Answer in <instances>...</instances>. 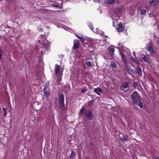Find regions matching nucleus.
<instances>
[{
  "label": "nucleus",
  "instance_id": "nucleus-18",
  "mask_svg": "<svg viewBox=\"0 0 159 159\" xmlns=\"http://www.w3.org/2000/svg\"><path fill=\"white\" fill-rule=\"evenodd\" d=\"M130 58L132 61L135 62L137 64H139V61L137 59H134V58L133 57H130Z\"/></svg>",
  "mask_w": 159,
  "mask_h": 159
},
{
  "label": "nucleus",
  "instance_id": "nucleus-17",
  "mask_svg": "<svg viewBox=\"0 0 159 159\" xmlns=\"http://www.w3.org/2000/svg\"><path fill=\"white\" fill-rule=\"evenodd\" d=\"M43 92L44 93V97H43V98H44V97H45L46 98H47L49 96L50 93L48 92L47 91H43Z\"/></svg>",
  "mask_w": 159,
  "mask_h": 159
},
{
  "label": "nucleus",
  "instance_id": "nucleus-20",
  "mask_svg": "<svg viewBox=\"0 0 159 159\" xmlns=\"http://www.w3.org/2000/svg\"><path fill=\"white\" fill-rule=\"evenodd\" d=\"M111 67L114 68H116V67L117 65L113 62H111Z\"/></svg>",
  "mask_w": 159,
  "mask_h": 159
},
{
  "label": "nucleus",
  "instance_id": "nucleus-4",
  "mask_svg": "<svg viewBox=\"0 0 159 159\" xmlns=\"http://www.w3.org/2000/svg\"><path fill=\"white\" fill-rule=\"evenodd\" d=\"M129 86L128 83L125 82L121 87L122 90L125 91L127 90L129 88Z\"/></svg>",
  "mask_w": 159,
  "mask_h": 159
},
{
  "label": "nucleus",
  "instance_id": "nucleus-7",
  "mask_svg": "<svg viewBox=\"0 0 159 159\" xmlns=\"http://www.w3.org/2000/svg\"><path fill=\"white\" fill-rule=\"evenodd\" d=\"M147 48L149 52L151 54H153L155 52L154 51L153 48L150 44H148V46L147 47Z\"/></svg>",
  "mask_w": 159,
  "mask_h": 159
},
{
  "label": "nucleus",
  "instance_id": "nucleus-39",
  "mask_svg": "<svg viewBox=\"0 0 159 159\" xmlns=\"http://www.w3.org/2000/svg\"><path fill=\"white\" fill-rule=\"evenodd\" d=\"M3 110L4 111H5V110H6V109H5V108H3Z\"/></svg>",
  "mask_w": 159,
  "mask_h": 159
},
{
  "label": "nucleus",
  "instance_id": "nucleus-2",
  "mask_svg": "<svg viewBox=\"0 0 159 159\" xmlns=\"http://www.w3.org/2000/svg\"><path fill=\"white\" fill-rule=\"evenodd\" d=\"M80 113L84 115L85 117L89 120H93L94 117L90 110H84L83 107L81 109Z\"/></svg>",
  "mask_w": 159,
  "mask_h": 159
},
{
  "label": "nucleus",
  "instance_id": "nucleus-32",
  "mask_svg": "<svg viewBox=\"0 0 159 159\" xmlns=\"http://www.w3.org/2000/svg\"><path fill=\"white\" fill-rule=\"evenodd\" d=\"M137 86V84L136 83H134L133 84V86L134 87L136 88Z\"/></svg>",
  "mask_w": 159,
  "mask_h": 159
},
{
  "label": "nucleus",
  "instance_id": "nucleus-9",
  "mask_svg": "<svg viewBox=\"0 0 159 159\" xmlns=\"http://www.w3.org/2000/svg\"><path fill=\"white\" fill-rule=\"evenodd\" d=\"M137 73H138L140 76H141L142 75V70L139 65L137 66V69L136 70Z\"/></svg>",
  "mask_w": 159,
  "mask_h": 159
},
{
  "label": "nucleus",
  "instance_id": "nucleus-38",
  "mask_svg": "<svg viewBox=\"0 0 159 159\" xmlns=\"http://www.w3.org/2000/svg\"><path fill=\"white\" fill-rule=\"evenodd\" d=\"M42 44H43L42 45H43V46H46L45 44L46 45V43L45 44V43H43Z\"/></svg>",
  "mask_w": 159,
  "mask_h": 159
},
{
  "label": "nucleus",
  "instance_id": "nucleus-23",
  "mask_svg": "<svg viewBox=\"0 0 159 159\" xmlns=\"http://www.w3.org/2000/svg\"><path fill=\"white\" fill-rule=\"evenodd\" d=\"M74 44H77L78 45H79L80 44V42L78 39L74 40Z\"/></svg>",
  "mask_w": 159,
  "mask_h": 159
},
{
  "label": "nucleus",
  "instance_id": "nucleus-22",
  "mask_svg": "<svg viewBox=\"0 0 159 159\" xmlns=\"http://www.w3.org/2000/svg\"><path fill=\"white\" fill-rule=\"evenodd\" d=\"M126 65V69L130 72L131 71V68L130 67H129L127 65Z\"/></svg>",
  "mask_w": 159,
  "mask_h": 159
},
{
  "label": "nucleus",
  "instance_id": "nucleus-5",
  "mask_svg": "<svg viewBox=\"0 0 159 159\" xmlns=\"http://www.w3.org/2000/svg\"><path fill=\"white\" fill-rule=\"evenodd\" d=\"M94 91L99 95L100 96H102L101 93L102 92V90L100 88L98 87L94 89Z\"/></svg>",
  "mask_w": 159,
  "mask_h": 159
},
{
  "label": "nucleus",
  "instance_id": "nucleus-25",
  "mask_svg": "<svg viewBox=\"0 0 159 159\" xmlns=\"http://www.w3.org/2000/svg\"><path fill=\"white\" fill-rule=\"evenodd\" d=\"M122 60L124 61V63L125 64V65H126V63H127V59L125 57H122Z\"/></svg>",
  "mask_w": 159,
  "mask_h": 159
},
{
  "label": "nucleus",
  "instance_id": "nucleus-34",
  "mask_svg": "<svg viewBox=\"0 0 159 159\" xmlns=\"http://www.w3.org/2000/svg\"><path fill=\"white\" fill-rule=\"evenodd\" d=\"M41 27V25H39L38 26V29H40V30H42V28Z\"/></svg>",
  "mask_w": 159,
  "mask_h": 159
},
{
  "label": "nucleus",
  "instance_id": "nucleus-30",
  "mask_svg": "<svg viewBox=\"0 0 159 159\" xmlns=\"http://www.w3.org/2000/svg\"><path fill=\"white\" fill-rule=\"evenodd\" d=\"M2 51L0 49V60L2 59Z\"/></svg>",
  "mask_w": 159,
  "mask_h": 159
},
{
  "label": "nucleus",
  "instance_id": "nucleus-14",
  "mask_svg": "<svg viewBox=\"0 0 159 159\" xmlns=\"http://www.w3.org/2000/svg\"><path fill=\"white\" fill-rule=\"evenodd\" d=\"M116 0H107L106 3L107 4H112L116 1Z\"/></svg>",
  "mask_w": 159,
  "mask_h": 159
},
{
  "label": "nucleus",
  "instance_id": "nucleus-12",
  "mask_svg": "<svg viewBox=\"0 0 159 159\" xmlns=\"http://www.w3.org/2000/svg\"><path fill=\"white\" fill-rule=\"evenodd\" d=\"M123 25L121 23H120L118 25L117 30L118 32H121L122 31Z\"/></svg>",
  "mask_w": 159,
  "mask_h": 159
},
{
  "label": "nucleus",
  "instance_id": "nucleus-15",
  "mask_svg": "<svg viewBox=\"0 0 159 159\" xmlns=\"http://www.w3.org/2000/svg\"><path fill=\"white\" fill-rule=\"evenodd\" d=\"M75 35L78 38L80 39L82 42H84L85 41V39L83 36H80L76 34H75Z\"/></svg>",
  "mask_w": 159,
  "mask_h": 159
},
{
  "label": "nucleus",
  "instance_id": "nucleus-29",
  "mask_svg": "<svg viewBox=\"0 0 159 159\" xmlns=\"http://www.w3.org/2000/svg\"><path fill=\"white\" fill-rule=\"evenodd\" d=\"M130 72H132L134 74H135L137 73L136 71V70H133L132 69H131Z\"/></svg>",
  "mask_w": 159,
  "mask_h": 159
},
{
  "label": "nucleus",
  "instance_id": "nucleus-3",
  "mask_svg": "<svg viewBox=\"0 0 159 159\" xmlns=\"http://www.w3.org/2000/svg\"><path fill=\"white\" fill-rule=\"evenodd\" d=\"M59 102L61 107H65V104L64 102V96L62 94H61L60 95Z\"/></svg>",
  "mask_w": 159,
  "mask_h": 159
},
{
  "label": "nucleus",
  "instance_id": "nucleus-37",
  "mask_svg": "<svg viewBox=\"0 0 159 159\" xmlns=\"http://www.w3.org/2000/svg\"><path fill=\"white\" fill-rule=\"evenodd\" d=\"M4 113L5 114V116H6V113H7V112H6V110H5V111H4Z\"/></svg>",
  "mask_w": 159,
  "mask_h": 159
},
{
  "label": "nucleus",
  "instance_id": "nucleus-36",
  "mask_svg": "<svg viewBox=\"0 0 159 159\" xmlns=\"http://www.w3.org/2000/svg\"><path fill=\"white\" fill-rule=\"evenodd\" d=\"M91 99H93L94 98V96L93 95H91L90 96Z\"/></svg>",
  "mask_w": 159,
  "mask_h": 159
},
{
  "label": "nucleus",
  "instance_id": "nucleus-1",
  "mask_svg": "<svg viewBox=\"0 0 159 159\" xmlns=\"http://www.w3.org/2000/svg\"><path fill=\"white\" fill-rule=\"evenodd\" d=\"M131 97L134 104L138 106L141 108L142 109L143 104L142 102L140 99V97L137 91L134 92L131 95Z\"/></svg>",
  "mask_w": 159,
  "mask_h": 159
},
{
  "label": "nucleus",
  "instance_id": "nucleus-13",
  "mask_svg": "<svg viewBox=\"0 0 159 159\" xmlns=\"http://www.w3.org/2000/svg\"><path fill=\"white\" fill-rule=\"evenodd\" d=\"M60 69V66L58 65H56L55 66V71L56 74H58L59 72Z\"/></svg>",
  "mask_w": 159,
  "mask_h": 159
},
{
  "label": "nucleus",
  "instance_id": "nucleus-41",
  "mask_svg": "<svg viewBox=\"0 0 159 159\" xmlns=\"http://www.w3.org/2000/svg\"><path fill=\"white\" fill-rule=\"evenodd\" d=\"M133 54L134 55V56H135V55H134V52H133Z\"/></svg>",
  "mask_w": 159,
  "mask_h": 159
},
{
  "label": "nucleus",
  "instance_id": "nucleus-27",
  "mask_svg": "<svg viewBox=\"0 0 159 159\" xmlns=\"http://www.w3.org/2000/svg\"><path fill=\"white\" fill-rule=\"evenodd\" d=\"M94 102V100H91L88 102V105L89 106H91L92 104Z\"/></svg>",
  "mask_w": 159,
  "mask_h": 159
},
{
  "label": "nucleus",
  "instance_id": "nucleus-21",
  "mask_svg": "<svg viewBox=\"0 0 159 159\" xmlns=\"http://www.w3.org/2000/svg\"><path fill=\"white\" fill-rule=\"evenodd\" d=\"M79 45H78L77 44H74L73 47V49L74 50H75L77 49L78 48V47H79Z\"/></svg>",
  "mask_w": 159,
  "mask_h": 159
},
{
  "label": "nucleus",
  "instance_id": "nucleus-40",
  "mask_svg": "<svg viewBox=\"0 0 159 159\" xmlns=\"http://www.w3.org/2000/svg\"><path fill=\"white\" fill-rule=\"evenodd\" d=\"M156 159H159V158L157 157L156 158Z\"/></svg>",
  "mask_w": 159,
  "mask_h": 159
},
{
  "label": "nucleus",
  "instance_id": "nucleus-16",
  "mask_svg": "<svg viewBox=\"0 0 159 159\" xmlns=\"http://www.w3.org/2000/svg\"><path fill=\"white\" fill-rule=\"evenodd\" d=\"M71 153L69 156L70 159H75V154L73 151L71 150Z\"/></svg>",
  "mask_w": 159,
  "mask_h": 159
},
{
  "label": "nucleus",
  "instance_id": "nucleus-28",
  "mask_svg": "<svg viewBox=\"0 0 159 159\" xmlns=\"http://www.w3.org/2000/svg\"><path fill=\"white\" fill-rule=\"evenodd\" d=\"M89 27L90 29L92 30H93L94 29L93 25L91 23L89 25Z\"/></svg>",
  "mask_w": 159,
  "mask_h": 159
},
{
  "label": "nucleus",
  "instance_id": "nucleus-33",
  "mask_svg": "<svg viewBox=\"0 0 159 159\" xmlns=\"http://www.w3.org/2000/svg\"><path fill=\"white\" fill-rule=\"evenodd\" d=\"M120 54L122 56V57H124L125 56L124 54L122 52H120Z\"/></svg>",
  "mask_w": 159,
  "mask_h": 159
},
{
  "label": "nucleus",
  "instance_id": "nucleus-8",
  "mask_svg": "<svg viewBox=\"0 0 159 159\" xmlns=\"http://www.w3.org/2000/svg\"><path fill=\"white\" fill-rule=\"evenodd\" d=\"M119 137L120 139L122 141H126L128 139V136L127 135H124L122 134H120L119 135Z\"/></svg>",
  "mask_w": 159,
  "mask_h": 159
},
{
  "label": "nucleus",
  "instance_id": "nucleus-6",
  "mask_svg": "<svg viewBox=\"0 0 159 159\" xmlns=\"http://www.w3.org/2000/svg\"><path fill=\"white\" fill-rule=\"evenodd\" d=\"M108 50L109 54L112 56H114V52L115 51L114 49L112 47H109L108 48Z\"/></svg>",
  "mask_w": 159,
  "mask_h": 159
},
{
  "label": "nucleus",
  "instance_id": "nucleus-35",
  "mask_svg": "<svg viewBox=\"0 0 159 159\" xmlns=\"http://www.w3.org/2000/svg\"><path fill=\"white\" fill-rule=\"evenodd\" d=\"M81 91L82 93H84L86 92V90L84 89H82Z\"/></svg>",
  "mask_w": 159,
  "mask_h": 159
},
{
  "label": "nucleus",
  "instance_id": "nucleus-24",
  "mask_svg": "<svg viewBox=\"0 0 159 159\" xmlns=\"http://www.w3.org/2000/svg\"><path fill=\"white\" fill-rule=\"evenodd\" d=\"M49 86V85H44V87L43 88V91H46L47 89H48V87Z\"/></svg>",
  "mask_w": 159,
  "mask_h": 159
},
{
  "label": "nucleus",
  "instance_id": "nucleus-31",
  "mask_svg": "<svg viewBox=\"0 0 159 159\" xmlns=\"http://www.w3.org/2000/svg\"><path fill=\"white\" fill-rule=\"evenodd\" d=\"M52 5L55 7H59V5H57L56 4H52Z\"/></svg>",
  "mask_w": 159,
  "mask_h": 159
},
{
  "label": "nucleus",
  "instance_id": "nucleus-19",
  "mask_svg": "<svg viewBox=\"0 0 159 159\" xmlns=\"http://www.w3.org/2000/svg\"><path fill=\"white\" fill-rule=\"evenodd\" d=\"M140 13L143 15H145L147 13L146 10L145 9H142L140 11Z\"/></svg>",
  "mask_w": 159,
  "mask_h": 159
},
{
  "label": "nucleus",
  "instance_id": "nucleus-10",
  "mask_svg": "<svg viewBox=\"0 0 159 159\" xmlns=\"http://www.w3.org/2000/svg\"><path fill=\"white\" fill-rule=\"evenodd\" d=\"M159 2V0H151L149 2V4L151 6H153Z\"/></svg>",
  "mask_w": 159,
  "mask_h": 159
},
{
  "label": "nucleus",
  "instance_id": "nucleus-11",
  "mask_svg": "<svg viewBox=\"0 0 159 159\" xmlns=\"http://www.w3.org/2000/svg\"><path fill=\"white\" fill-rule=\"evenodd\" d=\"M141 58L145 62L147 63L149 62V59L145 55H141Z\"/></svg>",
  "mask_w": 159,
  "mask_h": 159
},
{
  "label": "nucleus",
  "instance_id": "nucleus-26",
  "mask_svg": "<svg viewBox=\"0 0 159 159\" xmlns=\"http://www.w3.org/2000/svg\"><path fill=\"white\" fill-rule=\"evenodd\" d=\"M86 64L88 66H90L92 65V63L90 61H88L86 62Z\"/></svg>",
  "mask_w": 159,
  "mask_h": 159
}]
</instances>
